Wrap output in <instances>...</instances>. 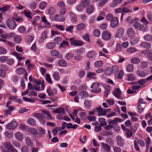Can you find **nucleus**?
<instances>
[{
	"instance_id": "obj_1",
	"label": "nucleus",
	"mask_w": 152,
	"mask_h": 152,
	"mask_svg": "<svg viewBox=\"0 0 152 152\" xmlns=\"http://www.w3.org/2000/svg\"><path fill=\"white\" fill-rule=\"evenodd\" d=\"M99 84L97 83H93L90 87L93 89L91 90V91L92 92L95 93H100L101 90L100 88L99 87Z\"/></svg>"
},
{
	"instance_id": "obj_2",
	"label": "nucleus",
	"mask_w": 152,
	"mask_h": 152,
	"mask_svg": "<svg viewBox=\"0 0 152 152\" xmlns=\"http://www.w3.org/2000/svg\"><path fill=\"white\" fill-rule=\"evenodd\" d=\"M102 39L105 41L110 40L111 37L110 32L108 30L104 31L102 34Z\"/></svg>"
},
{
	"instance_id": "obj_3",
	"label": "nucleus",
	"mask_w": 152,
	"mask_h": 152,
	"mask_svg": "<svg viewBox=\"0 0 152 152\" xmlns=\"http://www.w3.org/2000/svg\"><path fill=\"white\" fill-rule=\"evenodd\" d=\"M69 40L70 42L71 45L75 46H81L83 44L82 41L78 40L75 39L73 38H70Z\"/></svg>"
},
{
	"instance_id": "obj_4",
	"label": "nucleus",
	"mask_w": 152,
	"mask_h": 152,
	"mask_svg": "<svg viewBox=\"0 0 152 152\" xmlns=\"http://www.w3.org/2000/svg\"><path fill=\"white\" fill-rule=\"evenodd\" d=\"M102 147L100 149L101 152H111L110 147L108 144L104 143H101Z\"/></svg>"
},
{
	"instance_id": "obj_5",
	"label": "nucleus",
	"mask_w": 152,
	"mask_h": 152,
	"mask_svg": "<svg viewBox=\"0 0 152 152\" xmlns=\"http://www.w3.org/2000/svg\"><path fill=\"white\" fill-rule=\"evenodd\" d=\"M7 26L11 29L14 28L16 26V23L15 21L12 19H8L7 21Z\"/></svg>"
},
{
	"instance_id": "obj_6",
	"label": "nucleus",
	"mask_w": 152,
	"mask_h": 152,
	"mask_svg": "<svg viewBox=\"0 0 152 152\" xmlns=\"http://www.w3.org/2000/svg\"><path fill=\"white\" fill-rule=\"evenodd\" d=\"M17 126V123L15 121L13 120L7 125L6 127L7 129L12 130L16 128Z\"/></svg>"
},
{
	"instance_id": "obj_7",
	"label": "nucleus",
	"mask_w": 152,
	"mask_h": 152,
	"mask_svg": "<svg viewBox=\"0 0 152 152\" xmlns=\"http://www.w3.org/2000/svg\"><path fill=\"white\" fill-rule=\"evenodd\" d=\"M46 91L48 95L50 97H52L54 94H56L57 92L56 89H51L50 87H49L47 89Z\"/></svg>"
},
{
	"instance_id": "obj_8",
	"label": "nucleus",
	"mask_w": 152,
	"mask_h": 152,
	"mask_svg": "<svg viewBox=\"0 0 152 152\" xmlns=\"http://www.w3.org/2000/svg\"><path fill=\"white\" fill-rule=\"evenodd\" d=\"M119 23L118 18L117 17H114L111 20L110 26L114 28Z\"/></svg>"
},
{
	"instance_id": "obj_9",
	"label": "nucleus",
	"mask_w": 152,
	"mask_h": 152,
	"mask_svg": "<svg viewBox=\"0 0 152 152\" xmlns=\"http://www.w3.org/2000/svg\"><path fill=\"white\" fill-rule=\"evenodd\" d=\"M97 53L94 51H91L87 53L86 56L88 58H95L97 56Z\"/></svg>"
},
{
	"instance_id": "obj_10",
	"label": "nucleus",
	"mask_w": 152,
	"mask_h": 152,
	"mask_svg": "<svg viewBox=\"0 0 152 152\" xmlns=\"http://www.w3.org/2000/svg\"><path fill=\"white\" fill-rule=\"evenodd\" d=\"M50 53L52 56H58V57L59 58H61L62 57L61 54H59V52L56 50H53L50 51Z\"/></svg>"
},
{
	"instance_id": "obj_11",
	"label": "nucleus",
	"mask_w": 152,
	"mask_h": 152,
	"mask_svg": "<svg viewBox=\"0 0 152 152\" xmlns=\"http://www.w3.org/2000/svg\"><path fill=\"white\" fill-rule=\"evenodd\" d=\"M53 112L54 113L64 115L65 113V111L64 108L60 107L54 110Z\"/></svg>"
},
{
	"instance_id": "obj_12",
	"label": "nucleus",
	"mask_w": 152,
	"mask_h": 152,
	"mask_svg": "<svg viewBox=\"0 0 152 152\" xmlns=\"http://www.w3.org/2000/svg\"><path fill=\"white\" fill-rule=\"evenodd\" d=\"M116 140L118 146L122 147L124 145V141L120 136H118L116 137Z\"/></svg>"
},
{
	"instance_id": "obj_13",
	"label": "nucleus",
	"mask_w": 152,
	"mask_h": 152,
	"mask_svg": "<svg viewBox=\"0 0 152 152\" xmlns=\"http://www.w3.org/2000/svg\"><path fill=\"white\" fill-rule=\"evenodd\" d=\"M137 75L138 76L142 78L145 77L148 74L147 72L140 70L137 71Z\"/></svg>"
},
{
	"instance_id": "obj_14",
	"label": "nucleus",
	"mask_w": 152,
	"mask_h": 152,
	"mask_svg": "<svg viewBox=\"0 0 152 152\" xmlns=\"http://www.w3.org/2000/svg\"><path fill=\"white\" fill-rule=\"evenodd\" d=\"M114 95L118 99H119L121 93V92L119 88H116L113 93Z\"/></svg>"
},
{
	"instance_id": "obj_15",
	"label": "nucleus",
	"mask_w": 152,
	"mask_h": 152,
	"mask_svg": "<svg viewBox=\"0 0 152 152\" xmlns=\"http://www.w3.org/2000/svg\"><path fill=\"white\" fill-rule=\"evenodd\" d=\"M14 35V33L10 32L9 33L5 34L3 35H1V36L2 38L8 39L12 37Z\"/></svg>"
},
{
	"instance_id": "obj_16",
	"label": "nucleus",
	"mask_w": 152,
	"mask_h": 152,
	"mask_svg": "<svg viewBox=\"0 0 152 152\" xmlns=\"http://www.w3.org/2000/svg\"><path fill=\"white\" fill-rule=\"evenodd\" d=\"M55 19L58 21L63 22L65 20V17L61 15H56L54 17Z\"/></svg>"
},
{
	"instance_id": "obj_17",
	"label": "nucleus",
	"mask_w": 152,
	"mask_h": 152,
	"mask_svg": "<svg viewBox=\"0 0 152 152\" xmlns=\"http://www.w3.org/2000/svg\"><path fill=\"white\" fill-rule=\"evenodd\" d=\"M140 46L148 49H150L151 47V45L150 43L145 42H141L140 44Z\"/></svg>"
},
{
	"instance_id": "obj_18",
	"label": "nucleus",
	"mask_w": 152,
	"mask_h": 152,
	"mask_svg": "<svg viewBox=\"0 0 152 152\" xmlns=\"http://www.w3.org/2000/svg\"><path fill=\"white\" fill-rule=\"evenodd\" d=\"M126 33L127 35L130 37H133L134 35V31L133 28H128Z\"/></svg>"
},
{
	"instance_id": "obj_19",
	"label": "nucleus",
	"mask_w": 152,
	"mask_h": 152,
	"mask_svg": "<svg viewBox=\"0 0 152 152\" xmlns=\"http://www.w3.org/2000/svg\"><path fill=\"white\" fill-rule=\"evenodd\" d=\"M124 75V73L123 70H120L119 72L118 71L115 74V77L117 78L121 79Z\"/></svg>"
},
{
	"instance_id": "obj_20",
	"label": "nucleus",
	"mask_w": 152,
	"mask_h": 152,
	"mask_svg": "<svg viewBox=\"0 0 152 152\" xmlns=\"http://www.w3.org/2000/svg\"><path fill=\"white\" fill-rule=\"evenodd\" d=\"M85 104V107L87 109H89L91 107V102L90 100L86 99L84 102Z\"/></svg>"
},
{
	"instance_id": "obj_21",
	"label": "nucleus",
	"mask_w": 152,
	"mask_h": 152,
	"mask_svg": "<svg viewBox=\"0 0 152 152\" xmlns=\"http://www.w3.org/2000/svg\"><path fill=\"white\" fill-rule=\"evenodd\" d=\"M133 26L135 28H139L141 24L138 21V18H137L134 19Z\"/></svg>"
},
{
	"instance_id": "obj_22",
	"label": "nucleus",
	"mask_w": 152,
	"mask_h": 152,
	"mask_svg": "<svg viewBox=\"0 0 152 152\" xmlns=\"http://www.w3.org/2000/svg\"><path fill=\"white\" fill-rule=\"evenodd\" d=\"M34 37L31 35H27L25 38V42L27 43H30L33 41Z\"/></svg>"
},
{
	"instance_id": "obj_23",
	"label": "nucleus",
	"mask_w": 152,
	"mask_h": 152,
	"mask_svg": "<svg viewBox=\"0 0 152 152\" xmlns=\"http://www.w3.org/2000/svg\"><path fill=\"white\" fill-rule=\"evenodd\" d=\"M13 17L17 22L20 21L23 19L22 17L18 16V14L16 13L14 14Z\"/></svg>"
},
{
	"instance_id": "obj_24",
	"label": "nucleus",
	"mask_w": 152,
	"mask_h": 152,
	"mask_svg": "<svg viewBox=\"0 0 152 152\" xmlns=\"http://www.w3.org/2000/svg\"><path fill=\"white\" fill-rule=\"evenodd\" d=\"M124 33V29L122 28H118V32L116 35V37L117 38H120L122 35Z\"/></svg>"
},
{
	"instance_id": "obj_25",
	"label": "nucleus",
	"mask_w": 152,
	"mask_h": 152,
	"mask_svg": "<svg viewBox=\"0 0 152 152\" xmlns=\"http://www.w3.org/2000/svg\"><path fill=\"white\" fill-rule=\"evenodd\" d=\"M16 73L18 74L21 75L24 73H26V71L23 68H19L16 69Z\"/></svg>"
},
{
	"instance_id": "obj_26",
	"label": "nucleus",
	"mask_w": 152,
	"mask_h": 152,
	"mask_svg": "<svg viewBox=\"0 0 152 152\" xmlns=\"http://www.w3.org/2000/svg\"><path fill=\"white\" fill-rule=\"evenodd\" d=\"M33 115L38 120L42 118H45V116L44 114L40 113H34Z\"/></svg>"
},
{
	"instance_id": "obj_27",
	"label": "nucleus",
	"mask_w": 152,
	"mask_h": 152,
	"mask_svg": "<svg viewBox=\"0 0 152 152\" xmlns=\"http://www.w3.org/2000/svg\"><path fill=\"white\" fill-rule=\"evenodd\" d=\"M70 15L71 17V21L73 23H75L77 22V18L76 15L72 12H69Z\"/></svg>"
},
{
	"instance_id": "obj_28",
	"label": "nucleus",
	"mask_w": 152,
	"mask_h": 152,
	"mask_svg": "<svg viewBox=\"0 0 152 152\" xmlns=\"http://www.w3.org/2000/svg\"><path fill=\"white\" fill-rule=\"evenodd\" d=\"M15 136L16 138L19 141H21L23 138L22 133L19 132H17L15 134Z\"/></svg>"
},
{
	"instance_id": "obj_29",
	"label": "nucleus",
	"mask_w": 152,
	"mask_h": 152,
	"mask_svg": "<svg viewBox=\"0 0 152 152\" xmlns=\"http://www.w3.org/2000/svg\"><path fill=\"white\" fill-rule=\"evenodd\" d=\"M21 37L20 36L16 35L14 37V42L16 43H19L21 40Z\"/></svg>"
},
{
	"instance_id": "obj_30",
	"label": "nucleus",
	"mask_w": 152,
	"mask_h": 152,
	"mask_svg": "<svg viewBox=\"0 0 152 152\" xmlns=\"http://www.w3.org/2000/svg\"><path fill=\"white\" fill-rule=\"evenodd\" d=\"M98 121L100 123V124H99L100 126H104L107 124V123L106 122L105 119L104 118H99L98 119Z\"/></svg>"
},
{
	"instance_id": "obj_31",
	"label": "nucleus",
	"mask_w": 152,
	"mask_h": 152,
	"mask_svg": "<svg viewBox=\"0 0 152 152\" xmlns=\"http://www.w3.org/2000/svg\"><path fill=\"white\" fill-rule=\"evenodd\" d=\"M3 146L8 151L11 149L12 148V146L11 143L7 141L4 142Z\"/></svg>"
},
{
	"instance_id": "obj_32",
	"label": "nucleus",
	"mask_w": 152,
	"mask_h": 152,
	"mask_svg": "<svg viewBox=\"0 0 152 152\" xmlns=\"http://www.w3.org/2000/svg\"><path fill=\"white\" fill-rule=\"evenodd\" d=\"M127 51L130 53H133L137 52V49L134 47L129 48L127 49Z\"/></svg>"
},
{
	"instance_id": "obj_33",
	"label": "nucleus",
	"mask_w": 152,
	"mask_h": 152,
	"mask_svg": "<svg viewBox=\"0 0 152 152\" xmlns=\"http://www.w3.org/2000/svg\"><path fill=\"white\" fill-rule=\"evenodd\" d=\"M94 6L90 5L88 6L87 9V12L88 14H91L94 11Z\"/></svg>"
},
{
	"instance_id": "obj_34",
	"label": "nucleus",
	"mask_w": 152,
	"mask_h": 152,
	"mask_svg": "<svg viewBox=\"0 0 152 152\" xmlns=\"http://www.w3.org/2000/svg\"><path fill=\"white\" fill-rule=\"evenodd\" d=\"M58 64L60 66L65 67L67 66V63L64 59H61L59 61Z\"/></svg>"
},
{
	"instance_id": "obj_35",
	"label": "nucleus",
	"mask_w": 152,
	"mask_h": 152,
	"mask_svg": "<svg viewBox=\"0 0 152 152\" xmlns=\"http://www.w3.org/2000/svg\"><path fill=\"white\" fill-rule=\"evenodd\" d=\"M134 69V65L132 64H128L126 67V70L127 72H132Z\"/></svg>"
},
{
	"instance_id": "obj_36",
	"label": "nucleus",
	"mask_w": 152,
	"mask_h": 152,
	"mask_svg": "<svg viewBox=\"0 0 152 152\" xmlns=\"http://www.w3.org/2000/svg\"><path fill=\"white\" fill-rule=\"evenodd\" d=\"M55 46V44L54 42L49 43L46 45V48L49 49H53Z\"/></svg>"
},
{
	"instance_id": "obj_37",
	"label": "nucleus",
	"mask_w": 152,
	"mask_h": 152,
	"mask_svg": "<svg viewBox=\"0 0 152 152\" xmlns=\"http://www.w3.org/2000/svg\"><path fill=\"white\" fill-rule=\"evenodd\" d=\"M12 54L15 56L17 59V60L19 61H21V60L24 59V58H23L20 56V54L18 53L17 52H13L12 53Z\"/></svg>"
},
{
	"instance_id": "obj_38",
	"label": "nucleus",
	"mask_w": 152,
	"mask_h": 152,
	"mask_svg": "<svg viewBox=\"0 0 152 152\" xmlns=\"http://www.w3.org/2000/svg\"><path fill=\"white\" fill-rule=\"evenodd\" d=\"M36 122L33 118H30L27 121V124L30 125L34 126L36 125Z\"/></svg>"
},
{
	"instance_id": "obj_39",
	"label": "nucleus",
	"mask_w": 152,
	"mask_h": 152,
	"mask_svg": "<svg viewBox=\"0 0 152 152\" xmlns=\"http://www.w3.org/2000/svg\"><path fill=\"white\" fill-rule=\"evenodd\" d=\"M135 79V77L132 74H129L127 75V80L128 81H133Z\"/></svg>"
},
{
	"instance_id": "obj_40",
	"label": "nucleus",
	"mask_w": 152,
	"mask_h": 152,
	"mask_svg": "<svg viewBox=\"0 0 152 152\" xmlns=\"http://www.w3.org/2000/svg\"><path fill=\"white\" fill-rule=\"evenodd\" d=\"M110 110V109H103L100 112L98 113V115L99 116H104L106 114L107 111Z\"/></svg>"
},
{
	"instance_id": "obj_41",
	"label": "nucleus",
	"mask_w": 152,
	"mask_h": 152,
	"mask_svg": "<svg viewBox=\"0 0 152 152\" xmlns=\"http://www.w3.org/2000/svg\"><path fill=\"white\" fill-rule=\"evenodd\" d=\"M94 66L97 68L101 67L103 65V63L101 61H98L95 62Z\"/></svg>"
},
{
	"instance_id": "obj_42",
	"label": "nucleus",
	"mask_w": 152,
	"mask_h": 152,
	"mask_svg": "<svg viewBox=\"0 0 152 152\" xmlns=\"http://www.w3.org/2000/svg\"><path fill=\"white\" fill-rule=\"evenodd\" d=\"M86 27V25L83 23H80L76 26V29L77 30H81L84 29Z\"/></svg>"
},
{
	"instance_id": "obj_43",
	"label": "nucleus",
	"mask_w": 152,
	"mask_h": 152,
	"mask_svg": "<svg viewBox=\"0 0 152 152\" xmlns=\"http://www.w3.org/2000/svg\"><path fill=\"white\" fill-rule=\"evenodd\" d=\"M53 77L54 79L56 81H58L60 79L59 74L57 72H55L53 73Z\"/></svg>"
},
{
	"instance_id": "obj_44",
	"label": "nucleus",
	"mask_w": 152,
	"mask_h": 152,
	"mask_svg": "<svg viewBox=\"0 0 152 152\" xmlns=\"http://www.w3.org/2000/svg\"><path fill=\"white\" fill-rule=\"evenodd\" d=\"M23 13L27 17L30 18H32V16L31 15L32 13L31 12L24 10L23 11Z\"/></svg>"
},
{
	"instance_id": "obj_45",
	"label": "nucleus",
	"mask_w": 152,
	"mask_h": 152,
	"mask_svg": "<svg viewBox=\"0 0 152 152\" xmlns=\"http://www.w3.org/2000/svg\"><path fill=\"white\" fill-rule=\"evenodd\" d=\"M122 1V0H113V3L111 4L110 6L112 7H116L118 4L121 2Z\"/></svg>"
},
{
	"instance_id": "obj_46",
	"label": "nucleus",
	"mask_w": 152,
	"mask_h": 152,
	"mask_svg": "<svg viewBox=\"0 0 152 152\" xmlns=\"http://www.w3.org/2000/svg\"><path fill=\"white\" fill-rule=\"evenodd\" d=\"M112 70V72L113 73H114L115 76V74L118 71L119 67L118 66L115 65L113 66L111 68Z\"/></svg>"
},
{
	"instance_id": "obj_47",
	"label": "nucleus",
	"mask_w": 152,
	"mask_h": 152,
	"mask_svg": "<svg viewBox=\"0 0 152 152\" xmlns=\"http://www.w3.org/2000/svg\"><path fill=\"white\" fill-rule=\"evenodd\" d=\"M138 39H139L137 38H133L131 39L130 41V44L132 45L136 44L138 42Z\"/></svg>"
},
{
	"instance_id": "obj_48",
	"label": "nucleus",
	"mask_w": 152,
	"mask_h": 152,
	"mask_svg": "<svg viewBox=\"0 0 152 152\" xmlns=\"http://www.w3.org/2000/svg\"><path fill=\"white\" fill-rule=\"evenodd\" d=\"M28 131L31 134L34 135H36L37 134L38 132L35 129L33 128H31L28 129Z\"/></svg>"
},
{
	"instance_id": "obj_49",
	"label": "nucleus",
	"mask_w": 152,
	"mask_h": 152,
	"mask_svg": "<svg viewBox=\"0 0 152 152\" xmlns=\"http://www.w3.org/2000/svg\"><path fill=\"white\" fill-rule=\"evenodd\" d=\"M69 46L68 43L66 41H63L62 42L59 46L60 48H64L66 47H68Z\"/></svg>"
},
{
	"instance_id": "obj_50",
	"label": "nucleus",
	"mask_w": 152,
	"mask_h": 152,
	"mask_svg": "<svg viewBox=\"0 0 152 152\" xmlns=\"http://www.w3.org/2000/svg\"><path fill=\"white\" fill-rule=\"evenodd\" d=\"M26 144L30 146H32L33 143L32 140L29 137H27L26 140Z\"/></svg>"
},
{
	"instance_id": "obj_51",
	"label": "nucleus",
	"mask_w": 152,
	"mask_h": 152,
	"mask_svg": "<svg viewBox=\"0 0 152 152\" xmlns=\"http://www.w3.org/2000/svg\"><path fill=\"white\" fill-rule=\"evenodd\" d=\"M140 61V60L139 58L134 57L132 58L130 62L133 64H137L139 63Z\"/></svg>"
},
{
	"instance_id": "obj_52",
	"label": "nucleus",
	"mask_w": 152,
	"mask_h": 152,
	"mask_svg": "<svg viewBox=\"0 0 152 152\" xmlns=\"http://www.w3.org/2000/svg\"><path fill=\"white\" fill-rule=\"evenodd\" d=\"M144 39L146 41L152 42V36L150 35L147 34L145 35L144 37Z\"/></svg>"
},
{
	"instance_id": "obj_53",
	"label": "nucleus",
	"mask_w": 152,
	"mask_h": 152,
	"mask_svg": "<svg viewBox=\"0 0 152 152\" xmlns=\"http://www.w3.org/2000/svg\"><path fill=\"white\" fill-rule=\"evenodd\" d=\"M90 0H83L81 1V4L85 8L90 3Z\"/></svg>"
},
{
	"instance_id": "obj_54",
	"label": "nucleus",
	"mask_w": 152,
	"mask_h": 152,
	"mask_svg": "<svg viewBox=\"0 0 152 152\" xmlns=\"http://www.w3.org/2000/svg\"><path fill=\"white\" fill-rule=\"evenodd\" d=\"M80 94L83 98H86L89 96L88 93L85 91H80Z\"/></svg>"
},
{
	"instance_id": "obj_55",
	"label": "nucleus",
	"mask_w": 152,
	"mask_h": 152,
	"mask_svg": "<svg viewBox=\"0 0 152 152\" xmlns=\"http://www.w3.org/2000/svg\"><path fill=\"white\" fill-rule=\"evenodd\" d=\"M74 56V54L71 53H67L65 56V58L67 60L71 59Z\"/></svg>"
},
{
	"instance_id": "obj_56",
	"label": "nucleus",
	"mask_w": 152,
	"mask_h": 152,
	"mask_svg": "<svg viewBox=\"0 0 152 152\" xmlns=\"http://www.w3.org/2000/svg\"><path fill=\"white\" fill-rule=\"evenodd\" d=\"M5 135L8 138H12L13 136V134L12 132L6 131L5 133Z\"/></svg>"
},
{
	"instance_id": "obj_57",
	"label": "nucleus",
	"mask_w": 152,
	"mask_h": 152,
	"mask_svg": "<svg viewBox=\"0 0 152 152\" xmlns=\"http://www.w3.org/2000/svg\"><path fill=\"white\" fill-rule=\"evenodd\" d=\"M8 58V57L6 56H2L0 57V62L1 63H4L7 61Z\"/></svg>"
},
{
	"instance_id": "obj_58",
	"label": "nucleus",
	"mask_w": 152,
	"mask_h": 152,
	"mask_svg": "<svg viewBox=\"0 0 152 152\" xmlns=\"http://www.w3.org/2000/svg\"><path fill=\"white\" fill-rule=\"evenodd\" d=\"M126 136L127 137H130L132 136L133 134L132 132L129 129H126Z\"/></svg>"
},
{
	"instance_id": "obj_59",
	"label": "nucleus",
	"mask_w": 152,
	"mask_h": 152,
	"mask_svg": "<svg viewBox=\"0 0 152 152\" xmlns=\"http://www.w3.org/2000/svg\"><path fill=\"white\" fill-rule=\"evenodd\" d=\"M106 102L109 104L111 106L113 105L115 103V100L113 98H110L107 99Z\"/></svg>"
},
{
	"instance_id": "obj_60",
	"label": "nucleus",
	"mask_w": 152,
	"mask_h": 152,
	"mask_svg": "<svg viewBox=\"0 0 152 152\" xmlns=\"http://www.w3.org/2000/svg\"><path fill=\"white\" fill-rule=\"evenodd\" d=\"M147 28V26L145 24L144 25H142L141 24L139 29L140 31H145L146 30Z\"/></svg>"
},
{
	"instance_id": "obj_61",
	"label": "nucleus",
	"mask_w": 152,
	"mask_h": 152,
	"mask_svg": "<svg viewBox=\"0 0 152 152\" xmlns=\"http://www.w3.org/2000/svg\"><path fill=\"white\" fill-rule=\"evenodd\" d=\"M47 4V3L44 1L41 2L39 5V8L41 10H43L44 8L46 6Z\"/></svg>"
},
{
	"instance_id": "obj_62",
	"label": "nucleus",
	"mask_w": 152,
	"mask_h": 152,
	"mask_svg": "<svg viewBox=\"0 0 152 152\" xmlns=\"http://www.w3.org/2000/svg\"><path fill=\"white\" fill-rule=\"evenodd\" d=\"M18 31L20 33H24L26 31L25 28L24 26H20L18 27Z\"/></svg>"
},
{
	"instance_id": "obj_63",
	"label": "nucleus",
	"mask_w": 152,
	"mask_h": 152,
	"mask_svg": "<svg viewBox=\"0 0 152 152\" xmlns=\"http://www.w3.org/2000/svg\"><path fill=\"white\" fill-rule=\"evenodd\" d=\"M94 35L96 37H98L100 35V32L98 29H96L94 30L93 32Z\"/></svg>"
},
{
	"instance_id": "obj_64",
	"label": "nucleus",
	"mask_w": 152,
	"mask_h": 152,
	"mask_svg": "<svg viewBox=\"0 0 152 152\" xmlns=\"http://www.w3.org/2000/svg\"><path fill=\"white\" fill-rule=\"evenodd\" d=\"M57 6L59 7H65L66 5L65 3L62 1H58L57 4Z\"/></svg>"
}]
</instances>
